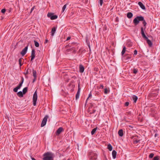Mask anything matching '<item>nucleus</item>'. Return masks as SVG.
<instances>
[{
    "label": "nucleus",
    "mask_w": 160,
    "mask_h": 160,
    "mask_svg": "<svg viewBox=\"0 0 160 160\" xmlns=\"http://www.w3.org/2000/svg\"><path fill=\"white\" fill-rule=\"evenodd\" d=\"M79 71L80 73H82L84 70V68L82 64H80L79 66Z\"/></svg>",
    "instance_id": "ddd939ff"
},
{
    "label": "nucleus",
    "mask_w": 160,
    "mask_h": 160,
    "mask_svg": "<svg viewBox=\"0 0 160 160\" xmlns=\"http://www.w3.org/2000/svg\"><path fill=\"white\" fill-rule=\"evenodd\" d=\"M64 130L62 127L59 128L56 132V135L57 136L59 135Z\"/></svg>",
    "instance_id": "9b49d317"
},
{
    "label": "nucleus",
    "mask_w": 160,
    "mask_h": 160,
    "mask_svg": "<svg viewBox=\"0 0 160 160\" xmlns=\"http://www.w3.org/2000/svg\"><path fill=\"white\" fill-rule=\"evenodd\" d=\"M20 88H20L19 86H18L17 87L14 88L13 90V91L15 92H18V89H20Z\"/></svg>",
    "instance_id": "bb28decb"
},
{
    "label": "nucleus",
    "mask_w": 160,
    "mask_h": 160,
    "mask_svg": "<svg viewBox=\"0 0 160 160\" xmlns=\"http://www.w3.org/2000/svg\"><path fill=\"white\" fill-rule=\"evenodd\" d=\"M96 70H97L98 69H97V68H96Z\"/></svg>",
    "instance_id": "052dcab7"
},
{
    "label": "nucleus",
    "mask_w": 160,
    "mask_h": 160,
    "mask_svg": "<svg viewBox=\"0 0 160 160\" xmlns=\"http://www.w3.org/2000/svg\"><path fill=\"white\" fill-rule=\"evenodd\" d=\"M80 90H81V88H80V84H79V83L78 85V91H77V92L76 95V100L78 99L79 98Z\"/></svg>",
    "instance_id": "1a4fd4ad"
},
{
    "label": "nucleus",
    "mask_w": 160,
    "mask_h": 160,
    "mask_svg": "<svg viewBox=\"0 0 160 160\" xmlns=\"http://www.w3.org/2000/svg\"><path fill=\"white\" fill-rule=\"evenodd\" d=\"M134 138V136H132V138L133 139V138Z\"/></svg>",
    "instance_id": "4d7b16f0"
},
{
    "label": "nucleus",
    "mask_w": 160,
    "mask_h": 160,
    "mask_svg": "<svg viewBox=\"0 0 160 160\" xmlns=\"http://www.w3.org/2000/svg\"><path fill=\"white\" fill-rule=\"evenodd\" d=\"M28 90V87H26L24 88L22 90V92L24 94L26 93L27 92Z\"/></svg>",
    "instance_id": "393cba45"
},
{
    "label": "nucleus",
    "mask_w": 160,
    "mask_h": 160,
    "mask_svg": "<svg viewBox=\"0 0 160 160\" xmlns=\"http://www.w3.org/2000/svg\"><path fill=\"white\" fill-rule=\"evenodd\" d=\"M129 127L130 128H132V127L131 126H129Z\"/></svg>",
    "instance_id": "13d9d810"
},
{
    "label": "nucleus",
    "mask_w": 160,
    "mask_h": 160,
    "mask_svg": "<svg viewBox=\"0 0 160 160\" xmlns=\"http://www.w3.org/2000/svg\"><path fill=\"white\" fill-rule=\"evenodd\" d=\"M129 114H131V112H128Z\"/></svg>",
    "instance_id": "bf43d9fd"
},
{
    "label": "nucleus",
    "mask_w": 160,
    "mask_h": 160,
    "mask_svg": "<svg viewBox=\"0 0 160 160\" xmlns=\"http://www.w3.org/2000/svg\"><path fill=\"white\" fill-rule=\"evenodd\" d=\"M132 98L133 101L134 102L136 103L138 99V97L136 95H133L132 96Z\"/></svg>",
    "instance_id": "f3484780"
},
{
    "label": "nucleus",
    "mask_w": 160,
    "mask_h": 160,
    "mask_svg": "<svg viewBox=\"0 0 160 160\" xmlns=\"http://www.w3.org/2000/svg\"><path fill=\"white\" fill-rule=\"evenodd\" d=\"M137 51L136 50H135L134 51V54L135 55H137Z\"/></svg>",
    "instance_id": "c03bdc74"
},
{
    "label": "nucleus",
    "mask_w": 160,
    "mask_h": 160,
    "mask_svg": "<svg viewBox=\"0 0 160 160\" xmlns=\"http://www.w3.org/2000/svg\"><path fill=\"white\" fill-rule=\"evenodd\" d=\"M35 51L34 49H33L32 50V52H31V61H32L34 58L35 57Z\"/></svg>",
    "instance_id": "f8f14e48"
},
{
    "label": "nucleus",
    "mask_w": 160,
    "mask_h": 160,
    "mask_svg": "<svg viewBox=\"0 0 160 160\" xmlns=\"http://www.w3.org/2000/svg\"><path fill=\"white\" fill-rule=\"evenodd\" d=\"M92 95V93H91V92L89 94V95H88V98H87V100H86V103L87 102V101L88 100L90 97H91Z\"/></svg>",
    "instance_id": "f704fd0d"
},
{
    "label": "nucleus",
    "mask_w": 160,
    "mask_h": 160,
    "mask_svg": "<svg viewBox=\"0 0 160 160\" xmlns=\"http://www.w3.org/2000/svg\"><path fill=\"white\" fill-rule=\"evenodd\" d=\"M37 100V91H36L35 92L33 96V104L34 106H35L36 105Z\"/></svg>",
    "instance_id": "39448f33"
},
{
    "label": "nucleus",
    "mask_w": 160,
    "mask_h": 160,
    "mask_svg": "<svg viewBox=\"0 0 160 160\" xmlns=\"http://www.w3.org/2000/svg\"><path fill=\"white\" fill-rule=\"evenodd\" d=\"M141 34L142 37L143 38L147 41V43L150 47H151L152 45V43L150 40L148 39V37L146 36L144 32V28L143 27H142L141 28Z\"/></svg>",
    "instance_id": "20e7f679"
},
{
    "label": "nucleus",
    "mask_w": 160,
    "mask_h": 160,
    "mask_svg": "<svg viewBox=\"0 0 160 160\" xmlns=\"http://www.w3.org/2000/svg\"><path fill=\"white\" fill-rule=\"evenodd\" d=\"M24 78L23 77H21V82H22L23 83L24 82Z\"/></svg>",
    "instance_id": "de8ad7c7"
},
{
    "label": "nucleus",
    "mask_w": 160,
    "mask_h": 160,
    "mask_svg": "<svg viewBox=\"0 0 160 160\" xmlns=\"http://www.w3.org/2000/svg\"><path fill=\"white\" fill-rule=\"evenodd\" d=\"M32 160H36L34 158H32Z\"/></svg>",
    "instance_id": "5fc2aeb1"
},
{
    "label": "nucleus",
    "mask_w": 160,
    "mask_h": 160,
    "mask_svg": "<svg viewBox=\"0 0 160 160\" xmlns=\"http://www.w3.org/2000/svg\"><path fill=\"white\" fill-rule=\"evenodd\" d=\"M108 91L107 88L104 89V93L105 94H107L108 93Z\"/></svg>",
    "instance_id": "4c0bfd02"
},
{
    "label": "nucleus",
    "mask_w": 160,
    "mask_h": 160,
    "mask_svg": "<svg viewBox=\"0 0 160 160\" xmlns=\"http://www.w3.org/2000/svg\"><path fill=\"white\" fill-rule=\"evenodd\" d=\"M140 21H142V24L143 26L145 27L144 30L145 29L147 22L144 19V18L142 16H137L133 20V23L135 25H137Z\"/></svg>",
    "instance_id": "f257e3e1"
},
{
    "label": "nucleus",
    "mask_w": 160,
    "mask_h": 160,
    "mask_svg": "<svg viewBox=\"0 0 160 160\" xmlns=\"http://www.w3.org/2000/svg\"><path fill=\"white\" fill-rule=\"evenodd\" d=\"M34 43L36 47H38L39 46V44L38 42L34 40Z\"/></svg>",
    "instance_id": "c85d7f7f"
},
{
    "label": "nucleus",
    "mask_w": 160,
    "mask_h": 160,
    "mask_svg": "<svg viewBox=\"0 0 160 160\" xmlns=\"http://www.w3.org/2000/svg\"><path fill=\"white\" fill-rule=\"evenodd\" d=\"M103 86L102 84H101L100 85V88H102V89L103 88Z\"/></svg>",
    "instance_id": "49530a36"
},
{
    "label": "nucleus",
    "mask_w": 160,
    "mask_h": 160,
    "mask_svg": "<svg viewBox=\"0 0 160 160\" xmlns=\"http://www.w3.org/2000/svg\"><path fill=\"white\" fill-rule=\"evenodd\" d=\"M129 104V102H126L125 103V106H128Z\"/></svg>",
    "instance_id": "79ce46f5"
},
{
    "label": "nucleus",
    "mask_w": 160,
    "mask_h": 160,
    "mask_svg": "<svg viewBox=\"0 0 160 160\" xmlns=\"http://www.w3.org/2000/svg\"><path fill=\"white\" fill-rule=\"evenodd\" d=\"M97 107H98L96 105L95 103H91L90 108H97Z\"/></svg>",
    "instance_id": "b1692460"
},
{
    "label": "nucleus",
    "mask_w": 160,
    "mask_h": 160,
    "mask_svg": "<svg viewBox=\"0 0 160 160\" xmlns=\"http://www.w3.org/2000/svg\"><path fill=\"white\" fill-rule=\"evenodd\" d=\"M140 140H133V143L135 144H137L138 143L139 141Z\"/></svg>",
    "instance_id": "c9c22d12"
},
{
    "label": "nucleus",
    "mask_w": 160,
    "mask_h": 160,
    "mask_svg": "<svg viewBox=\"0 0 160 160\" xmlns=\"http://www.w3.org/2000/svg\"><path fill=\"white\" fill-rule=\"evenodd\" d=\"M103 3V0H99V4L102 6Z\"/></svg>",
    "instance_id": "a19ab883"
},
{
    "label": "nucleus",
    "mask_w": 160,
    "mask_h": 160,
    "mask_svg": "<svg viewBox=\"0 0 160 160\" xmlns=\"http://www.w3.org/2000/svg\"><path fill=\"white\" fill-rule=\"evenodd\" d=\"M28 69L26 71V73H24V74H25L26 75V74H28L29 73V72H28Z\"/></svg>",
    "instance_id": "a18cd8bd"
},
{
    "label": "nucleus",
    "mask_w": 160,
    "mask_h": 160,
    "mask_svg": "<svg viewBox=\"0 0 160 160\" xmlns=\"http://www.w3.org/2000/svg\"><path fill=\"white\" fill-rule=\"evenodd\" d=\"M140 8L143 10H145L146 8L145 6L141 2H139L138 3Z\"/></svg>",
    "instance_id": "4468645a"
},
{
    "label": "nucleus",
    "mask_w": 160,
    "mask_h": 160,
    "mask_svg": "<svg viewBox=\"0 0 160 160\" xmlns=\"http://www.w3.org/2000/svg\"><path fill=\"white\" fill-rule=\"evenodd\" d=\"M43 156V157L42 158L43 160H54L55 155L53 153L48 152L44 153Z\"/></svg>",
    "instance_id": "7ed1b4c3"
},
{
    "label": "nucleus",
    "mask_w": 160,
    "mask_h": 160,
    "mask_svg": "<svg viewBox=\"0 0 160 160\" xmlns=\"http://www.w3.org/2000/svg\"><path fill=\"white\" fill-rule=\"evenodd\" d=\"M34 7H33L31 9V12H32V11L34 9Z\"/></svg>",
    "instance_id": "3c124183"
},
{
    "label": "nucleus",
    "mask_w": 160,
    "mask_h": 160,
    "mask_svg": "<svg viewBox=\"0 0 160 160\" xmlns=\"http://www.w3.org/2000/svg\"><path fill=\"white\" fill-rule=\"evenodd\" d=\"M47 16L50 18L51 20H54L58 18V16L57 15H55L53 13H48L47 14Z\"/></svg>",
    "instance_id": "0eeeda50"
},
{
    "label": "nucleus",
    "mask_w": 160,
    "mask_h": 160,
    "mask_svg": "<svg viewBox=\"0 0 160 160\" xmlns=\"http://www.w3.org/2000/svg\"><path fill=\"white\" fill-rule=\"evenodd\" d=\"M23 82H20L19 84L18 85V86H19L20 88H21L22 87V84H23Z\"/></svg>",
    "instance_id": "37998d69"
},
{
    "label": "nucleus",
    "mask_w": 160,
    "mask_h": 160,
    "mask_svg": "<svg viewBox=\"0 0 160 160\" xmlns=\"http://www.w3.org/2000/svg\"><path fill=\"white\" fill-rule=\"evenodd\" d=\"M67 6V4H66L64 5L63 6V7L62 9V12H63L64 10H65V9L66 8Z\"/></svg>",
    "instance_id": "473e14b6"
},
{
    "label": "nucleus",
    "mask_w": 160,
    "mask_h": 160,
    "mask_svg": "<svg viewBox=\"0 0 160 160\" xmlns=\"http://www.w3.org/2000/svg\"><path fill=\"white\" fill-rule=\"evenodd\" d=\"M89 158L90 160H96L97 155L93 152H91L90 154Z\"/></svg>",
    "instance_id": "423d86ee"
},
{
    "label": "nucleus",
    "mask_w": 160,
    "mask_h": 160,
    "mask_svg": "<svg viewBox=\"0 0 160 160\" xmlns=\"http://www.w3.org/2000/svg\"><path fill=\"white\" fill-rule=\"evenodd\" d=\"M36 78H34L32 82H34L36 80Z\"/></svg>",
    "instance_id": "09e8293b"
},
{
    "label": "nucleus",
    "mask_w": 160,
    "mask_h": 160,
    "mask_svg": "<svg viewBox=\"0 0 160 160\" xmlns=\"http://www.w3.org/2000/svg\"><path fill=\"white\" fill-rule=\"evenodd\" d=\"M48 117V115H46L43 118L41 125V127H44L46 124L47 119Z\"/></svg>",
    "instance_id": "6e6552de"
},
{
    "label": "nucleus",
    "mask_w": 160,
    "mask_h": 160,
    "mask_svg": "<svg viewBox=\"0 0 160 160\" xmlns=\"http://www.w3.org/2000/svg\"><path fill=\"white\" fill-rule=\"evenodd\" d=\"M157 135V134L156 133L154 135V137H156Z\"/></svg>",
    "instance_id": "6e6d98bb"
},
{
    "label": "nucleus",
    "mask_w": 160,
    "mask_h": 160,
    "mask_svg": "<svg viewBox=\"0 0 160 160\" xmlns=\"http://www.w3.org/2000/svg\"><path fill=\"white\" fill-rule=\"evenodd\" d=\"M22 58H20L19 59L18 62H19V63L20 65V67H21V66L22 65Z\"/></svg>",
    "instance_id": "c756f323"
},
{
    "label": "nucleus",
    "mask_w": 160,
    "mask_h": 160,
    "mask_svg": "<svg viewBox=\"0 0 160 160\" xmlns=\"http://www.w3.org/2000/svg\"><path fill=\"white\" fill-rule=\"evenodd\" d=\"M126 51H127L126 50V48L125 46H123L122 50L121 52L122 56H123L124 55Z\"/></svg>",
    "instance_id": "412c9836"
},
{
    "label": "nucleus",
    "mask_w": 160,
    "mask_h": 160,
    "mask_svg": "<svg viewBox=\"0 0 160 160\" xmlns=\"http://www.w3.org/2000/svg\"><path fill=\"white\" fill-rule=\"evenodd\" d=\"M125 57H126V60H128L130 59L131 58V55H129L128 54H125Z\"/></svg>",
    "instance_id": "6ab92c4d"
},
{
    "label": "nucleus",
    "mask_w": 160,
    "mask_h": 160,
    "mask_svg": "<svg viewBox=\"0 0 160 160\" xmlns=\"http://www.w3.org/2000/svg\"><path fill=\"white\" fill-rule=\"evenodd\" d=\"M118 134L119 136L122 137L123 135V130L122 129L119 130L118 131Z\"/></svg>",
    "instance_id": "2eb2a0df"
},
{
    "label": "nucleus",
    "mask_w": 160,
    "mask_h": 160,
    "mask_svg": "<svg viewBox=\"0 0 160 160\" xmlns=\"http://www.w3.org/2000/svg\"><path fill=\"white\" fill-rule=\"evenodd\" d=\"M96 111V110L93 108L92 109V112H90V114H92L94 113Z\"/></svg>",
    "instance_id": "e433bc0d"
},
{
    "label": "nucleus",
    "mask_w": 160,
    "mask_h": 160,
    "mask_svg": "<svg viewBox=\"0 0 160 160\" xmlns=\"http://www.w3.org/2000/svg\"><path fill=\"white\" fill-rule=\"evenodd\" d=\"M70 38H71V37H68L67 38V39H66V40H69V39H70Z\"/></svg>",
    "instance_id": "8fccbe9b"
},
{
    "label": "nucleus",
    "mask_w": 160,
    "mask_h": 160,
    "mask_svg": "<svg viewBox=\"0 0 160 160\" xmlns=\"http://www.w3.org/2000/svg\"><path fill=\"white\" fill-rule=\"evenodd\" d=\"M117 152L115 150H113L112 152V158L113 159H115L117 155Z\"/></svg>",
    "instance_id": "a211bd4d"
},
{
    "label": "nucleus",
    "mask_w": 160,
    "mask_h": 160,
    "mask_svg": "<svg viewBox=\"0 0 160 160\" xmlns=\"http://www.w3.org/2000/svg\"><path fill=\"white\" fill-rule=\"evenodd\" d=\"M56 31V28L55 27H53L51 31V36H53L54 35V33Z\"/></svg>",
    "instance_id": "dca6fc26"
},
{
    "label": "nucleus",
    "mask_w": 160,
    "mask_h": 160,
    "mask_svg": "<svg viewBox=\"0 0 160 160\" xmlns=\"http://www.w3.org/2000/svg\"><path fill=\"white\" fill-rule=\"evenodd\" d=\"M6 11V9L4 8V9H2L1 10V12L3 13H4Z\"/></svg>",
    "instance_id": "ea45409f"
},
{
    "label": "nucleus",
    "mask_w": 160,
    "mask_h": 160,
    "mask_svg": "<svg viewBox=\"0 0 160 160\" xmlns=\"http://www.w3.org/2000/svg\"><path fill=\"white\" fill-rule=\"evenodd\" d=\"M28 46H26L21 52L20 53L22 56H24L26 53L28 49Z\"/></svg>",
    "instance_id": "9d476101"
},
{
    "label": "nucleus",
    "mask_w": 160,
    "mask_h": 160,
    "mask_svg": "<svg viewBox=\"0 0 160 160\" xmlns=\"http://www.w3.org/2000/svg\"><path fill=\"white\" fill-rule=\"evenodd\" d=\"M104 29L106 30H107V27L106 26L104 27Z\"/></svg>",
    "instance_id": "864d4df0"
},
{
    "label": "nucleus",
    "mask_w": 160,
    "mask_h": 160,
    "mask_svg": "<svg viewBox=\"0 0 160 160\" xmlns=\"http://www.w3.org/2000/svg\"><path fill=\"white\" fill-rule=\"evenodd\" d=\"M154 155V154L153 153H150L149 156V158H153Z\"/></svg>",
    "instance_id": "72a5a7b5"
},
{
    "label": "nucleus",
    "mask_w": 160,
    "mask_h": 160,
    "mask_svg": "<svg viewBox=\"0 0 160 160\" xmlns=\"http://www.w3.org/2000/svg\"><path fill=\"white\" fill-rule=\"evenodd\" d=\"M48 42V40L47 39H46L45 41L44 42V43L45 44L47 42Z\"/></svg>",
    "instance_id": "603ef678"
},
{
    "label": "nucleus",
    "mask_w": 160,
    "mask_h": 160,
    "mask_svg": "<svg viewBox=\"0 0 160 160\" xmlns=\"http://www.w3.org/2000/svg\"><path fill=\"white\" fill-rule=\"evenodd\" d=\"M33 71V76L34 78H37V75H36V71L34 70L33 69L32 70Z\"/></svg>",
    "instance_id": "cd10ccee"
},
{
    "label": "nucleus",
    "mask_w": 160,
    "mask_h": 160,
    "mask_svg": "<svg viewBox=\"0 0 160 160\" xmlns=\"http://www.w3.org/2000/svg\"><path fill=\"white\" fill-rule=\"evenodd\" d=\"M133 16V14L131 12H129L127 14V17L129 18H131Z\"/></svg>",
    "instance_id": "aec40b11"
},
{
    "label": "nucleus",
    "mask_w": 160,
    "mask_h": 160,
    "mask_svg": "<svg viewBox=\"0 0 160 160\" xmlns=\"http://www.w3.org/2000/svg\"><path fill=\"white\" fill-rule=\"evenodd\" d=\"M133 72L135 74H136L138 72V70L137 69L134 68L133 69H132Z\"/></svg>",
    "instance_id": "2f4dec72"
},
{
    "label": "nucleus",
    "mask_w": 160,
    "mask_h": 160,
    "mask_svg": "<svg viewBox=\"0 0 160 160\" xmlns=\"http://www.w3.org/2000/svg\"><path fill=\"white\" fill-rule=\"evenodd\" d=\"M107 148L110 151H111L112 150V147L110 143L108 144Z\"/></svg>",
    "instance_id": "5701e85b"
},
{
    "label": "nucleus",
    "mask_w": 160,
    "mask_h": 160,
    "mask_svg": "<svg viewBox=\"0 0 160 160\" xmlns=\"http://www.w3.org/2000/svg\"><path fill=\"white\" fill-rule=\"evenodd\" d=\"M160 158V157L158 156H157L154 157L153 160H158Z\"/></svg>",
    "instance_id": "7c9ffc66"
},
{
    "label": "nucleus",
    "mask_w": 160,
    "mask_h": 160,
    "mask_svg": "<svg viewBox=\"0 0 160 160\" xmlns=\"http://www.w3.org/2000/svg\"><path fill=\"white\" fill-rule=\"evenodd\" d=\"M97 128L96 127V128H94L92 130L91 132V133L92 135H93L95 133V132H96V131L97 130Z\"/></svg>",
    "instance_id": "a878e982"
},
{
    "label": "nucleus",
    "mask_w": 160,
    "mask_h": 160,
    "mask_svg": "<svg viewBox=\"0 0 160 160\" xmlns=\"http://www.w3.org/2000/svg\"><path fill=\"white\" fill-rule=\"evenodd\" d=\"M158 95V94H157V93H152L150 95L152 96H157Z\"/></svg>",
    "instance_id": "58836bf2"
},
{
    "label": "nucleus",
    "mask_w": 160,
    "mask_h": 160,
    "mask_svg": "<svg viewBox=\"0 0 160 160\" xmlns=\"http://www.w3.org/2000/svg\"><path fill=\"white\" fill-rule=\"evenodd\" d=\"M78 44L77 42H72L71 43H69L66 46V48H70L69 49L70 51H72L73 53H75L77 50L78 49Z\"/></svg>",
    "instance_id": "f03ea898"
},
{
    "label": "nucleus",
    "mask_w": 160,
    "mask_h": 160,
    "mask_svg": "<svg viewBox=\"0 0 160 160\" xmlns=\"http://www.w3.org/2000/svg\"><path fill=\"white\" fill-rule=\"evenodd\" d=\"M96 70H97L98 69H97V68H96Z\"/></svg>",
    "instance_id": "680f3d73"
},
{
    "label": "nucleus",
    "mask_w": 160,
    "mask_h": 160,
    "mask_svg": "<svg viewBox=\"0 0 160 160\" xmlns=\"http://www.w3.org/2000/svg\"><path fill=\"white\" fill-rule=\"evenodd\" d=\"M17 94L18 97H23V94H24L22 92L19 91L17 93Z\"/></svg>",
    "instance_id": "4be33fe9"
}]
</instances>
